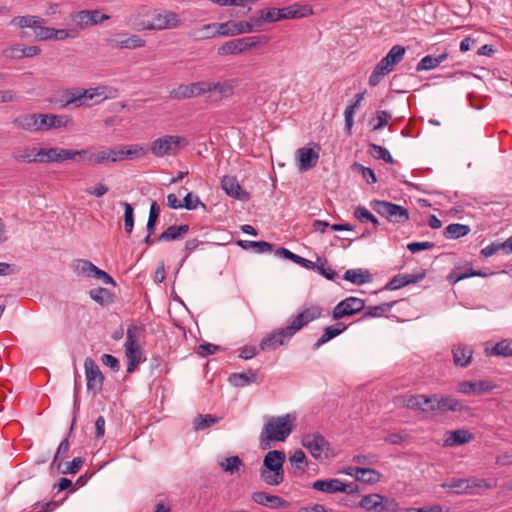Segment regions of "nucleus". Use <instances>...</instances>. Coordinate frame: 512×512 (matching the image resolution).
Masks as SVG:
<instances>
[{"instance_id": "nucleus-1", "label": "nucleus", "mask_w": 512, "mask_h": 512, "mask_svg": "<svg viewBox=\"0 0 512 512\" xmlns=\"http://www.w3.org/2000/svg\"><path fill=\"white\" fill-rule=\"evenodd\" d=\"M295 420L296 417L291 414L267 417L260 434L262 449L270 448L273 441H285L293 430Z\"/></svg>"}, {"instance_id": "nucleus-2", "label": "nucleus", "mask_w": 512, "mask_h": 512, "mask_svg": "<svg viewBox=\"0 0 512 512\" xmlns=\"http://www.w3.org/2000/svg\"><path fill=\"white\" fill-rule=\"evenodd\" d=\"M285 459V453L280 450H272L265 455L260 469V477L266 484L277 486L283 482Z\"/></svg>"}, {"instance_id": "nucleus-3", "label": "nucleus", "mask_w": 512, "mask_h": 512, "mask_svg": "<svg viewBox=\"0 0 512 512\" xmlns=\"http://www.w3.org/2000/svg\"><path fill=\"white\" fill-rule=\"evenodd\" d=\"M395 403L398 406L412 409L415 411H435L446 410L448 406V399H438L436 395L427 397L425 395H401L396 398Z\"/></svg>"}, {"instance_id": "nucleus-4", "label": "nucleus", "mask_w": 512, "mask_h": 512, "mask_svg": "<svg viewBox=\"0 0 512 512\" xmlns=\"http://www.w3.org/2000/svg\"><path fill=\"white\" fill-rule=\"evenodd\" d=\"M370 207L389 222L400 224L409 220L408 210L401 205L388 201L372 200Z\"/></svg>"}, {"instance_id": "nucleus-5", "label": "nucleus", "mask_w": 512, "mask_h": 512, "mask_svg": "<svg viewBox=\"0 0 512 512\" xmlns=\"http://www.w3.org/2000/svg\"><path fill=\"white\" fill-rule=\"evenodd\" d=\"M151 21H138L139 28L148 30L175 29L181 25L179 15L173 11H154L150 15Z\"/></svg>"}, {"instance_id": "nucleus-6", "label": "nucleus", "mask_w": 512, "mask_h": 512, "mask_svg": "<svg viewBox=\"0 0 512 512\" xmlns=\"http://www.w3.org/2000/svg\"><path fill=\"white\" fill-rule=\"evenodd\" d=\"M496 482H490L485 479L476 477L471 478H458L450 480V492L456 494H477L482 488L492 489L495 487Z\"/></svg>"}, {"instance_id": "nucleus-7", "label": "nucleus", "mask_w": 512, "mask_h": 512, "mask_svg": "<svg viewBox=\"0 0 512 512\" xmlns=\"http://www.w3.org/2000/svg\"><path fill=\"white\" fill-rule=\"evenodd\" d=\"M358 507L368 512H397L398 503L391 498L380 494H368L362 497L358 503Z\"/></svg>"}, {"instance_id": "nucleus-8", "label": "nucleus", "mask_w": 512, "mask_h": 512, "mask_svg": "<svg viewBox=\"0 0 512 512\" xmlns=\"http://www.w3.org/2000/svg\"><path fill=\"white\" fill-rule=\"evenodd\" d=\"M187 143L186 139L181 136L166 135L154 140L150 150L156 157H164L176 154L179 148L186 146Z\"/></svg>"}, {"instance_id": "nucleus-9", "label": "nucleus", "mask_w": 512, "mask_h": 512, "mask_svg": "<svg viewBox=\"0 0 512 512\" xmlns=\"http://www.w3.org/2000/svg\"><path fill=\"white\" fill-rule=\"evenodd\" d=\"M301 444L316 460H323L329 456V442L319 433H307L303 435Z\"/></svg>"}, {"instance_id": "nucleus-10", "label": "nucleus", "mask_w": 512, "mask_h": 512, "mask_svg": "<svg viewBox=\"0 0 512 512\" xmlns=\"http://www.w3.org/2000/svg\"><path fill=\"white\" fill-rule=\"evenodd\" d=\"M322 315V308L318 305H311L309 307L304 308L302 311L297 313L287 322V330L291 332L294 336L298 331H300L303 327L307 326L312 321L320 318Z\"/></svg>"}, {"instance_id": "nucleus-11", "label": "nucleus", "mask_w": 512, "mask_h": 512, "mask_svg": "<svg viewBox=\"0 0 512 512\" xmlns=\"http://www.w3.org/2000/svg\"><path fill=\"white\" fill-rule=\"evenodd\" d=\"M137 328L129 327L125 341V355L127 358V373H133L141 361V351L137 344Z\"/></svg>"}, {"instance_id": "nucleus-12", "label": "nucleus", "mask_w": 512, "mask_h": 512, "mask_svg": "<svg viewBox=\"0 0 512 512\" xmlns=\"http://www.w3.org/2000/svg\"><path fill=\"white\" fill-rule=\"evenodd\" d=\"M85 375L87 379V390L96 395L101 392L104 376L96 362L88 357L84 361Z\"/></svg>"}, {"instance_id": "nucleus-13", "label": "nucleus", "mask_w": 512, "mask_h": 512, "mask_svg": "<svg viewBox=\"0 0 512 512\" xmlns=\"http://www.w3.org/2000/svg\"><path fill=\"white\" fill-rule=\"evenodd\" d=\"M39 163H61L76 158L75 150L59 147L40 148L37 151Z\"/></svg>"}, {"instance_id": "nucleus-14", "label": "nucleus", "mask_w": 512, "mask_h": 512, "mask_svg": "<svg viewBox=\"0 0 512 512\" xmlns=\"http://www.w3.org/2000/svg\"><path fill=\"white\" fill-rule=\"evenodd\" d=\"M365 309V303L357 297H348L339 302L333 309V318L342 319L346 316H352Z\"/></svg>"}, {"instance_id": "nucleus-15", "label": "nucleus", "mask_w": 512, "mask_h": 512, "mask_svg": "<svg viewBox=\"0 0 512 512\" xmlns=\"http://www.w3.org/2000/svg\"><path fill=\"white\" fill-rule=\"evenodd\" d=\"M255 24L252 17L249 21H233L229 20L224 23H219L217 33L219 36H236L240 34L251 33L255 30Z\"/></svg>"}, {"instance_id": "nucleus-16", "label": "nucleus", "mask_w": 512, "mask_h": 512, "mask_svg": "<svg viewBox=\"0 0 512 512\" xmlns=\"http://www.w3.org/2000/svg\"><path fill=\"white\" fill-rule=\"evenodd\" d=\"M293 337L291 332H288L287 327H282L264 337L260 342V349L262 351L275 350L279 346Z\"/></svg>"}, {"instance_id": "nucleus-17", "label": "nucleus", "mask_w": 512, "mask_h": 512, "mask_svg": "<svg viewBox=\"0 0 512 512\" xmlns=\"http://www.w3.org/2000/svg\"><path fill=\"white\" fill-rule=\"evenodd\" d=\"M109 18V15L103 14L99 10H82L72 15L73 21L80 28H86L89 26L102 23L103 21L108 20Z\"/></svg>"}, {"instance_id": "nucleus-18", "label": "nucleus", "mask_w": 512, "mask_h": 512, "mask_svg": "<svg viewBox=\"0 0 512 512\" xmlns=\"http://www.w3.org/2000/svg\"><path fill=\"white\" fill-rule=\"evenodd\" d=\"M222 189L227 195L237 200H248L249 194L242 189L238 180L234 176L226 175L221 180Z\"/></svg>"}, {"instance_id": "nucleus-19", "label": "nucleus", "mask_w": 512, "mask_h": 512, "mask_svg": "<svg viewBox=\"0 0 512 512\" xmlns=\"http://www.w3.org/2000/svg\"><path fill=\"white\" fill-rule=\"evenodd\" d=\"M296 157L298 160V169L301 172H305L316 165L319 154L312 148L302 147L297 149Z\"/></svg>"}, {"instance_id": "nucleus-20", "label": "nucleus", "mask_w": 512, "mask_h": 512, "mask_svg": "<svg viewBox=\"0 0 512 512\" xmlns=\"http://www.w3.org/2000/svg\"><path fill=\"white\" fill-rule=\"evenodd\" d=\"M117 89L108 87V86H99L91 89H82L81 95L83 96L84 106H90V101L94 99V97H102L106 99L108 97H114L117 94Z\"/></svg>"}, {"instance_id": "nucleus-21", "label": "nucleus", "mask_w": 512, "mask_h": 512, "mask_svg": "<svg viewBox=\"0 0 512 512\" xmlns=\"http://www.w3.org/2000/svg\"><path fill=\"white\" fill-rule=\"evenodd\" d=\"M252 500L260 505L270 507V508H281L287 507L289 504L283 498L277 495L267 494L265 492L259 491L254 492L251 496Z\"/></svg>"}, {"instance_id": "nucleus-22", "label": "nucleus", "mask_w": 512, "mask_h": 512, "mask_svg": "<svg viewBox=\"0 0 512 512\" xmlns=\"http://www.w3.org/2000/svg\"><path fill=\"white\" fill-rule=\"evenodd\" d=\"M280 20H282L281 8L261 9L252 17L255 27H260L263 23H273Z\"/></svg>"}, {"instance_id": "nucleus-23", "label": "nucleus", "mask_w": 512, "mask_h": 512, "mask_svg": "<svg viewBox=\"0 0 512 512\" xmlns=\"http://www.w3.org/2000/svg\"><path fill=\"white\" fill-rule=\"evenodd\" d=\"M493 388L494 385L489 381H463L458 385V391L463 394H482Z\"/></svg>"}, {"instance_id": "nucleus-24", "label": "nucleus", "mask_w": 512, "mask_h": 512, "mask_svg": "<svg viewBox=\"0 0 512 512\" xmlns=\"http://www.w3.org/2000/svg\"><path fill=\"white\" fill-rule=\"evenodd\" d=\"M189 229L187 224L171 225L157 237V241L165 242L183 239L189 232Z\"/></svg>"}, {"instance_id": "nucleus-25", "label": "nucleus", "mask_w": 512, "mask_h": 512, "mask_svg": "<svg viewBox=\"0 0 512 512\" xmlns=\"http://www.w3.org/2000/svg\"><path fill=\"white\" fill-rule=\"evenodd\" d=\"M424 278V274H398L394 276L385 286L386 290H397L408 284L417 283Z\"/></svg>"}, {"instance_id": "nucleus-26", "label": "nucleus", "mask_w": 512, "mask_h": 512, "mask_svg": "<svg viewBox=\"0 0 512 512\" xmlns=\"http://www.w3.org/2000/svg\"><path fill=\"white\" fill-rule=\"evenodd\" d=\"M282 20L304 18L313 14V10L308 5L293 4L281 8Z\"/></svg>"}, {"instance_id": "nucleus-27", "label": "nucleus", "mask_w": 512, "mask_h": 512, "mask_svg": "<svg viewBox=\"0 0 512 512\" xmlns=\"http://www.w3.org/2000/svg\"><path fill=\"white\" fill-rule=\"evenodd\" d=\"M454 364L459 367H466L471 363L473 350L466 345L454 346L452 349Z\"/></svg>"}, {"instance_id": "nucleus-28", "label": "nucleus", "mask_w": 512, "mask_h": 512, "mask_svg": "<svg viewBox=\"0 0 512 512\" xmlns=\"http://www.w3.org/2000/svg\"><path fill=\"white\" fill-rule=\"evenodd\" d=\"M392 69L393 67L389 64L388 59L382 58L369 76V85L373 87L377 86Z\"/></svg>"}, {"instance_id": "nucleus-29", "label": "nucleus", "mask_w": 512, "mask_h": 512, "mask_svg": "<svg viewBox=\"0 0 512 512\" xmlns=\"http://www.w3.org/2000/svg\"><path fill=\"white\" fill-rule=\"evenodd\" d=\"M345 329L346 326L343 323L325 327L322 336L314 343L313 350L319 349L323 344L340 335Z\"/></svg>"}, {"instance_id": "nucleus-30", "label": "nucleus", "mask_w": 512, "mask_h": 512, "mask_svg": "<svg viewBox=\"0 0 512 512\" xmlns=\"http://www.w3.org/2000/svg\"><path fill=\"white\" fill-rule=\"evenodd\" d=\"M312 488L327 494H334L344 490L340 479L316 480L312 484Z\"/></svg>"}, {"instance_id": "nucleus-31", "label": "nucleus", "mask_w": 512, "mask_h": 512, "mask_svg": "<svg viewBox=\"0 0 512 512\" xmlns=\"http://www.w3.org/2000/svg\"><path fill=\"white\" fill-rule=\"evenodd\" d=\"M210 92L219 94V99L228 98L234 93L235 80L229 79L219 82H209Z\"/></svg>"}, {"instance_id": "nucleus-32", "label": "nucleus", "mask_w": 512, "mask_h": 512, "mask_svg": "<svg viewBox=\"0 0 512 512\" xmlns=\"http://www.w3.org/2000/svg\"><path fill=\"white\" fill-rule=\"evenodd\" d=\"M343 278L356 285H363L372 281V275L370 272L361 268L347 270L344 273Z\"/></svg>"}, {"instance_id": "nucleus-33", "label": "nucleus", "mask_w": 512, "mask_h": 512, "mask_svg": "<svg viewBox=\"0 0 512 512\" xmlns=\"http://www.w3.org/2000/svg\"><path fill=\"white\" fill-rule=\"evenodd\" d=\"M37 113L22 114L13 120V124L16 128L37 132Z\"/></svg>"}, {"instance_id": "nucleus-34", "label": "nucleus", "mask_w": 512, "mask_h": 512, "mask_svg": "<svg viewBox=\"0 0 512 512\" xmlns=\"http://www.w3.org/2000/svg\"><path fill=\"white\" fill-rule=\"evenodd\" d=\"M257 381V373L253 370H248L242 373H233L229 377V382L235 387H244Z\"/></svg>"}, {"instance_id": "nucleus-35", "label": "nucleus", "mask_w": 512, "mask_h": 512, "mask_svg": "<svg viewBox=\"0 0 512 512\" xmlns=\"http://www.w3.org/2000/svg\"><path fill=\"white\" fill-rule=\"evenodd\" d=\"M82 89L73 88L68 89L63 93L62 96V107L74 106L81 107L84 106L83 96L81 95Z\"/></svg>"}, {"instance_id": "nucleus-36", "label": "nucleus", "mask_w": 512, "mask_h": 512, "mask_svg": "<svg viewBox=\"0 0 512 512\" xmlns=\"http://www.w3.org/2000/svg\"><path fill=\"white\" fill-rule=\"evenodd\" d=\"M38 23H46V20L35 15L16 16L10 21V25L19 28H31L35 30Z\"/></svg>"}, {"instance_id": "nucleus-37", "label": "nucleus", "mask_w": 512, "mask_h": 512, "mask_svg": "<svg viewBox=\"0 0 512 512\" xmlns=\"http://www.w3.org/2000/svg\"><path fill=\"white\" fill-rule=\"evenodd\" d=\"M244 52L241 38L227 41L217 49V54L220 56L237 55Z\"/></svg>"}, {"instance_id": "nucleus-38", "label": "nucleus", "mask_w": 512, "mask_h": 512, "mask_svg": "<svg viewBox=\"0 0 512 512\" xmlns=\"http://www.w3.org/2000/svg\"><path fill=\"white\" fill-rule=\"evenodd\" d=\"M237 245L246 250L252 249L258 254L269 253L273 250V245L266 241L239 240L237 241Z\"/></svg>"}, {"instance_id": "nucleus-39", "label": "nucleus", "mask_w": 512, "mask_h": 512, "mask_svg": "<svg viewBox=\"0 0 512 512\" xmlns=\"http://www.w3.org/2000/svg\"><path fill=\"white\" fill-rule=\"evenodd\" d=\"M396 304V301L384 302L376 306H368L364 309L363 318H375L382 317L386 313L390 312L392 307Z\"/></svg>"}, {"instance_id": "nucleus-40", "label": "nucleus", "mask_w": 512, "mask_h": 512, "mask_svg": "<svg viewBox=\"0 0 512 512\" xmlns=\"http://www.w3.org/2000/svg\"><path fill=\"white\" fill-rule=\"evenodd\" d=\"M37 151L35 148H23V149H16L12 157L17 162H25V163H39L38 160L39 157L37 156Z\"/></svg>"}, {"instance_id": "nucleus-41", "label": "nucleus", "mask_w": 512, "mask_h": 512, "mask_svg": "<svg viewBox=\"0 0 512 512\" xmlns=\"http://www.w3.org/2000/svg\"><path fill=\"white\" fill-rule=\"evenodd\" d=\"M494 272H487L483 270H474L471 267H467L464 272L459 273L457 272V269L453 272H450V282L456 283L462 279L468 278V277H488L490 275H493Z\"/></svg>"}, {"instance_id": "nucleus-42", "label": "nucleus", "mask_w": 512, "mask_h": 512, "mask_svg": "<svg viewBox=\"0 0 512 512\" xmlns=\"http://www.w3.org/2000/svg\"><path fill=\"white\" fill-rule=\"evenodd\" d=\"M355 477L363 483L374 484L379 481L380 473L372 468H355Z\"/></svg>"}, {"instance_id": "nucleus-43", "label": "nucleus", "mask_w": 512, "mask_h": 512, "mask_svg": "<svg viewBox=\"0 0 512 512\" xmlns=\"http://www.w3.org/2000/svg\"><path fill=\"white\" fill-rule=\"evenodd\" d=\"M475 439V435L466 429L450 431V446L466 444Z\"/></svg>"}, {"instance_id": "nucleus-44", "label": "nucleus", "mask_w": 512, "mask_h": 512, "mask_svg": "<svg viewBox=\"0 0 512 512\" xmlns=\"http://www.w3.org/2000/svg\"><path fill=\"white\" fill-rule=\"evenodd\" d=\"M486 352L488 355L511 357L512 356V340L511 339H503L500 342L496 343L495 346L491 350L486 348Z\"/></svg>"}, {"instance_id": "nucleus-45", "label": "nucleus", "mask_w": 512, "mask_h": 512, "mask_svg": "<svg viewBox=\"0 0 512 512\" xmlns=\"http://www.w3.org/2000/svg\"><path fill=\"white\" fill-rule=\"evenodd\" d=\"M146 45V41L138 35H131L123 40L115 41L118 49H137Z\"/></svg>"}, {"instance_id": "nucleus-46", "label": "nucleus", "mask_w": 512, "mask_h": 512, "mask_svg": "<svg viewBox=\"0 0 512 512\" xmlns=\"http://www.w3.org/2000/svg\"><path fill=\"white\" fill-rule=\"evenodd\" d=\"M392 118V114L386 110H380L376 112V116L371 118L369 124L372 125L373 131L382 130L386 127Z\"/></svg>"}, {"instance_id": "nucleus-47", "label": "nucleus", "mask_w": 512, "mask_h": 512, "mask_svg": "<svg viewBox=\"0 0 512 512\" xmlns=\"http://www.w3.org/2000/svg\"><path fill=\"white\" fill-rule=\"evenodd\" d=\"M446 53H443L439 55L438 57H434L432 55H427L423 57L417 64L416 70L417 71H423V70H430L435 67H437L445 58Z\"/></svg>"}, {"instance_id": "nucleus-48", "label": "nucleus", "mask_w": 512, "mask_h": 512, "mask_svg": "<svg viewBox=\"0 0 512 512\" xmlns=\"http://www.w3.org/2000/svg\"><path fill=\"white\" fill-rule=\"evenodd\" d=\"M219 466L223 471L228 472L230 474L236 473L241 466H243V462L239 456H230L225 459L218 461Z\"/></svg>"}, {"instance_id": "nucleus-49", "label": "nucleus", "mask_w": 512, "mask_h": 512, "mask_svg": "<svg viewBox=\"0 0 512 512\" xmlns=\"http://www.w3.org/2000/svg\"><path fill=\"white\" fill-rule=\"evenodd\" d=\"M218 23L205 24L202 27L193 31V36L197 39H209L215 36H219L217 33Z\"/></svg>"}, {"instance_id": "nucleus-50", "label": "nucleus", "mask_w": 512, "mask_h": 512, "mask_svg": "<svg viewBox=\"0 0 512 512\" xmlns=\"http://www.w3.org/2000/svg\"><path fill=\"white\" fill-rule=\"evenodd\" d=\"M89 295L100 305H106L112 302V294L106 288L98 287L91 289Z\"/></svg>"}, {"instance_id": "nucleus-51", "label": "nucleus", "mask_w": 512, "mask_h": 512, "mask_svg": "<svg viewBox=\"0 0 512 512\" xmlns=\"http://www.w3.org/2000/svg\"><path fill=\"white\" fill-rule=\"evenodd\" d=\"M221 418L213 416L211 414H199L194 419V428L195 430H204L220 421Z\"/></svg>"}, {"instance_id": "nucleus-52", "label": "nucleus", "mask_w": 512, "mask_h": 512, "mask_svg": "<svg viewBox=\"0 0 512 512\" xmlns=\"http://www.w3.org/2000/svg\"><path fill=\"white\" fill-rule=\"evenodd\" d=\"M369 153L376 159H381L387 163H394V159L391 156L390 152L377 144L370 143L369 144Z\"/></svg>"}, {"instance_id": "nucleus-53", "label": "nucleus", "mask_w": 512, "mask_h": 512, "mask_svg": "<svg viewBox=\"0 0 512 512\" xmlns=\"http://www.w3.org/2000/svg\"><path fill=\"white\" fill-rule=\"evenodd\" d=\"M453 8L451 12L458 17H465L469 14L471 4L469 0H453L450 2V8Z\"/></svg>"}, {"instance_id": "nucleus-54", "label": "nucleus", "mask_w": 512, "mask_h": 512, "mask_svg": "<svg viewBox=\"0 0 512 512\" xmlns=\"http://www.w3.org/2000/svg\"><path fill=\"white\" fill-rule=\"evenodd\" d=\"M142 151V148L137 145L131 146H118L117 147V161H122L127 158L137 156Z\"/></svg>"}, {"instance_id": "nucleus-55", "label": "nucleus", "mask_w": 512, "mask_h": 512, "mask_svg": "<svg viewBox=\"0 0 512 512\" xmlns=\"http://www.w3.org/2000/svg\"><path fill=\"white\" fill-rule=\"evenodd\" d=\"M405 54V48L401 45H394L387 55L384 57L385 59H388L389 64L394 67L398 63L401 62Z\"/></svg>"}, {"instance_id": "nucleus-56", "label": "nucleus", "mask_w": 512, "mask_h": 512, "mask_svg": "<svg viewBox=\"0 0 512 512\" xmlns=\"http://www.w3.org/2000/svg\"><path fill=\"white\" fill-rule=\"evenodd\" d=\"M169 96H170V98L176 99V100L193 98L191 84L179 85L177 88H174L169 92Z\"/></svg>"}, {"instance_id": "nucleus-57", "label": "nucleus", "mask_w": 512, "mask_h": 512, "mask_svg": "<svg viewBox=\"0 0 512 512\" xmlns=\"http://www.w3.org/2000/svg\"><path fill=\"white\" fill-rule=\"evenodd\" d=\"M289 461L295 469L303 472L307 466V458L302 450H296L289 458Z\"/></svg>"}, {"instance_id": "nucleus-58", "label": "nucleus", "mask_w": 512, "mask_h": 512, "mask_svg": "<svg viewBox=\"0 0 512 512\" xmlns=\"http://www.w3.org/2000/svg\"><path fill=\"white\" fill-rule=\"evenodd\" d=\"M354 217L360 221H370L375 227L380 225L378 219L365 207L358 206L354 211Z\"/></svg>"}, {"instance_id": "nucleus-59", "label": "nucleus", "mask_w": 512, "mask_h": 512, "mask_svg": "<svg viewBox=\"0 0 512 512\" xmlns=\"http://www.w3.org/2000/svg\"><path fill=\"white\" fill-rule=\"evenodd\" d=\"M76 156L82 158L83 161L87 162L90 165H98V157L97 151L93 147H89L86 149L75 150Z\"/></svg>"}, {"instance_id": "nucleus-60", "label": "nucleus", "mask_w": 512, "mask_h": 512, "mask_svg": "<svg viewBox=\"0 0 512 512\" xmlns=\"http://www.w3.org/2000/svg\"><path fill=\"white\" fill-rule=\"evenodd\" d=\"M95 265L89 260L78 259L75 261L74 269L78 274L91 277L93 273Z\"/></svg>"}, {"instance_id": "nucleus-61", "label": "nucleus", "mask_w": 512, "mask_h": 512, "mask_svg": "<svg viewBox=\"0 0 512 512\" xmlns=\"http://www.w3.org/2000/svg\"><path fill=\"white\" fill-rule=\"evenodd\" d=\"M124 207V228L125 231L130 234L134 227V214H133V207L127 203H122Z\"/></svg>"}, {"instance_id": "nucleus-62", "label": "nucleus", "mask_w": 512, "mask_h": 512, "mask_svg": "<svg viewBox=\"0 0 512 512\" xmlns=\"http://www.w3.org/2000/svg\"><path fill=\"white\" fill-rule=\"evenodd\" d=\"M151 15L150 11L145 8V7H141L139 9L136 10L135 13H133L130 17H129V21L130 23L133 25V27L138 30V31H142L144 30L143 28H139V25L137 24L138 21H147L145 18L149 17Z\"/></svg>"}, {"instance_id": "nucleus-63", "label": "nucleus", "mask_w": 512, "mask_h": 512, "mask_svg": "<svg viewBox=\"0 0 512 512\" xmlns=\"http://www.w3.org/2000/svg\"><path fill=\"white\" fill-rule=\"evenodd\" d=\"M45 23H38L37 28H35L34 33L35 37L39 41H47L53 39V28L45 27Z\"/></svg>"}, {"instance_id": "nucleus-64", "label": "nucleus", "mask_w": 512, "mask_h": 512, "mask_svg": "<svg viewBox=\"0 0 512 512\" xmlns=\"http://www.w3.org/2000/svg\"><path fill=\"white\" fill-rule=\"evenodd\" d=\"M48 121H49V123H48L49 130L50 129H58V128L66 127L69 122V118L65 115L49 114Z\"/></svg>"}]
</instances>
